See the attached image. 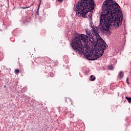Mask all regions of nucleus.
<instances>
[{
    "label": "nucleus",
    "mask_w": 131,
    "mask_h": 131,
    "mask_svg": "<svg viewBox=\"0 0 131 131\" xmlns=\"http://www.w3.org/2000/svg\"><path fill=\"white\" fill-rule=\"evenodd\" d=\"M114 68V67H113V66L112 65L108 66V69H109V70H113Z\"/></svg>",
    "instance_id": "obj_9"
},
{
    "label": "nucleus",
    "mask_w": 131,
    "mask_h": 131,
    "mask_svg": "<svg viewBox=\"0 0 131 131\" xmlns=\"http://www.w3.org/2000/svg\"><path fill=\"white\" fill-rule=\"evenodd\" d=\"M84 37H86L84 34H77L71 43L72 49L79 55H84V57L90 61H94L97 60L98 58H101L104 55V51L100 50L99 52L100 54H99L98 52H96L97 51L95 49L90 50V48L83 47L82 42L84 46L88 45V41Z\"/></svg>",
    "instance_id": "obj_2"
},
{
    "label": "nucleus",
    "mask_w": 131,
    "mask_h": 131,
    "mask_svg": "<svg viewBox=\"0 0 131 131\" xmlns=\"http://www.w3.org/2000/svg\"><path fill=\"white\" fill-rule=\"evenodd\" d=\"M77 15L82 16L83 18H86L88 13L90 19L93 18V13L91 11L95 9V1L94 0H80L74 6Z\"/></svg>",
    "instance_id": "obj_3"
},
{
    "label": "nucleus",
    "mask_w": 131,
    "mask_h": 131,
    "mask_svg": "<svg viewBox=\"0 0 131 131\" xmlns=\"http://www.w3.org/2000/svg\"><path fill=\"white\" fill-rule=\"evenodd\" d=\"M90 80L91 81H95L96 80V77L94 76V75H91Z\"/></svg>",
    "instance_id": "obj_8"
},
{
    "label": "nucleus",
    "mask_w": 131,
    "mask_h": 131,
    "mask_svg": "<svg viewBox=\"0 0 131 131\" xmlns=\"http://www.w3.org/2000/svg\"><path fill=\"white\" fill-rule=\"evenodd\" d=\"M39 7H40V6H39V7H38V8L37 9V11H36L37 15H38V14H39V11H39Z\"/></svg>",
    "instance_id": "obj_13"
},
{
    "label": "nucleus",
    "mask_w": 131,
    "mask_h": 131,
    "mask_svg": "<svg viewBox=\"0 0 131 131\" xmlns=\"http://www.w3.org/2000/svg\"><path fill=\"white\" fill-rule=\"evenodd\" d=\"M85 32L86 35H84V36L86 37L83 36V37L87 40V45L88 38H90V40L93 45V49L92 50H95L96 53H97L98 55H101L100 51H105L108 47L105 41L100 36V35H93V33L89 30H85Z\"/></svg>",
    "instance_id": "obj_4"
},
{
    "label": "nucleus",
    "mask_w": 131,
    "mask_h": 131,
    "mask_svg": "<svg viewBox=\"0 0 131 131\" xmlns=\"http://www.w3.org/2000/svg\"><path fill=\"white\" fill-rule=\"evenodd\" d=\"M126 81L127 84H129V82H128V77L126 78Z\"/></svg>",
    "instance_id": "obj_14"
},
{
    "label": "nucleus",
    "mask_w": 131,
    "mask_h": 131,
    "mask_svg": "<svg viewBox=\"0 0 131 131\" xmlns=\"http://www.w3.org/2000/svg\"><path fill=\"white\" fill-rule=\"evenodd\" d=\"M14 72L15 74H17L18 73H20V71L19 70H15Z\"/></svg>",
    "instance_id": "obj_11"
},
{
    "label": "nucleus",
    "mask_w": 131,
    "mask_h": 131,
    "mask_svg": "<svg viewBox=\"0 0 131 131\" xmlns=\"http://www.w3.org/2000/svg\"><path fill=\"white\" fill-rule=\"evenodd\" d=\"M120 7L117 3L112 0L105 1L102 6L104 14L100 16L99 28L103 31H108L112 27L118 28L122 24V18L116 17V14L119 12ZM121 18V19H120Z\"/></svg>",
    "instance_id": "obj_1"
},
{
    "label": "nucleus",
    "mask_w": 131,
    "mask_h": 131,
    "mask_svg": "<svg viewBox=\"0 0 131 131\" xmlns=\"http://www.w3.org/2000/svg\"><path fill=\"white\" fill-rule=\"evenodd\" d=\"M67 114V113L66 112V114Z\"/></svg>",
    "instance_id": "obj_19"
},
{
    "label": "nucleus",
    "mask_w": 131,
    "mask_h": 131,
    "mask_svg": "<svg viewBox=\"0 0 131 131\" xmlns=\"http://www.w3.org/2000/svg\"><path fill=\"white\" fill-rule=\"evenodd\" d=\"M125 99L126 100H127V101H128V103H130L131 102V97H125Z\"/></svg>",
    "instance_id": "obj_10"
},
{
    "label": "nucleus",
    "mask_w": 131,
    "mask_h": 131,
    "mask_svg": "<svg viewBox=\"0 0 131 131\" xmlns=\"http://www.w3.org/2000/svg\"><path fill=\"white\" fill-rule=\"evenodd\" d=\"M93 35H99L98 33V28L97 27H93L91 30Z\"/></svg>",
    "instance_id": "obj_5"
},
{
    "label": "nucleus",
    "mask_w": 131,
    "mask_h": 131,
    "mask_svg": "<svg viewBox=\"0 0 131 131\" xmlns=\"http://www.w3.org/2000/svg\"><path fill=\"white\" fill-rule=\"evenodd\" d=\"M124 75V73H123V72L120 71L118 74L119 79L121 80L122 79V77H123Z\"/></svg>",
    "instance_id": "obj_7"
},
{
    "label": "nucleus",
    "mask_w": 131,
    "mask_h": 131,
    "mask_svg": "<svg viewBox=\"0 0 131 131\" xmlns=\"http://www.w3.org/2000/svg\"><path fill=\"white\" fill-rule=\"evenodd\" d=\"M59 3H62L63 2V0H57Z\"/></svg>",
    "instance_id": "obj_15"
},
{
    "label": "nucleus",
    "mask_w": 131,
    "mask_h": 131,
    "mask_svg": "<svg viewBox=\"0 0 131 131\" xmlns=\"http://www.w3.org/2000/svg\"><path fill=\"white\" fill-rule=\"evenodd\" d=\"M28 7H22V9H28Z\"/></svg>",
    "instance_id": "obj_16"
},
{
    "label": "nucleus",
    "mask_w": 131,
    "mask_h": 131,
    "mask_svg": "<svg viewBox=\"0 0 131 131\" xmlns=\"http://www.w3.org/2000/svg\"><path fill=\"white\" fill-rule=\"evenodd\" d=\"M66 102L69 105H72V100H71L69 97L66 98Z\"/></svg>",
    "instance_id": "obj_6"
},
{
    "label": "nucleus",
    "mask_w": 131,
    "mask_h": 131,
    "mask_svg": "<svg viewBox=\"0 0 131 131\" xmlns=\"http://www.w3.org/2000/svg\"><path fill=\"white\" fill-rule=\"evenodd\" d=\"M4 88H6V85L4 86Z\"/></svg>",
    "instance_id": "obj_18"
},
{
    "label": "nucleus",
    "mask_w": 131,
    "mask_h": 131,
    "mask_svg": "<svg viewBox=\"0 0 131 131\" xmlns=\"http://www.w3.org/2000/svg\"><path fill=\"white\" fill-rule=\"evenodd\" d=\"M73 116H74V115H73L72 116V117H73Z\"/></svg>",
    "instance_id": "obj_17"
},
{
    "label": "nucleus",
    "mask_w": 131,
    "mask_h": 131,
    "mask_svg": "<svg viewBox=\"0 0 131 131\" xmlns=\"http://www.w3.org/2000/svg\"><path fill=\"white\" fill-rule=\"evenodd\" d=\"M90 27H91L92 29H93V27H95V26H94V24L91 23V24H90Z\"/></svg>",
    "instance_id": "obj_12"
}]
</instances>
